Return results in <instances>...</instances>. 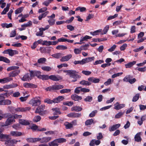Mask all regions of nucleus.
Segmentation results:
<instances>
[{
    "instance_id": "f257e3e1",
    "label": "nucleus",
    "mask_w": 146,
    "mask_h": 146,
    "mask_svg": "<svg viewBox=\"0 0 146 146\" xmlns=\"http://www.w3.org/2000/svg\"><path fill=\"white\" fill-rule=\"evenodd\" d=\"M66 140L63 138H60L54 140L48 143L49 146H58V143H62L66 142Z\"/></svg>"
},
{
    "instance_id": "f03ea898",
    "label": "nucleus",
    "mask_w": 146,
    "mask_h": 146,
    "mask_svg": "<svg viewBox=\"0 0 146 146\" xmlns=\"http://www.w3.org/2000/svg\"><path fill=\"white\" fill-rule=\"evenodd\" d=\"M78 72L75 70H71L69 74L68 75L70 77L74 79V80L72 81V82H75L77 80V79L80 78L81 77L80 76L78 75L77 74Z\"/></svg>"
},
{
    "instance_id": "7ed1b4c3",
    "label": "nucleus",
    "mask_w": 146,
    "mask_h": 146,
    "mask_svg": "<svg viewBox=\"0 0 146 146\" xmlns=\"http://www.w3.org/2000/svg\"><path fill=\"white\" fill-rule=\"evenodd\" d=\"M29 104L33 106H36L40 104V101L37 97H35L29 101Z\"/></svg>"
},
{
    "instance_id": "20e7f679",
    "label": "nucleus",
    "mask_w": 146,
    "mask_h": 146,
    "mask_svg": "<svg viewBox=\"0 0 146 146\" xmlns=\"http://www.w3.org/2000/svg\"><path fill=\"white\" fill-rule=\"evenodd\" d=\"M63 87V86L62 85H55L51 86L47 88L46 90L47 91L48 90L50 91L51 90H59L62 88Z\"/></svg>"
},
{
    "instance_id": "39448f33",
    "label": "nucleus",
    "mask_w": 146,
    "mask_h": 146,
    "mask_svg": "<svg viewBox=\"0 0 146 146\" xmlns=\"http://www.w3.org/2000/svg\"><path fill=\"white\" fill-rule=\"evenodd\" d=\"M9 96V94L7 93H5L3 94H0V105H5L4 100H1L4 99Z\"/></svg>"
},
{
    "instance_id": "423d86ee",
    "label": "nucleus",
    "mask_w": 146,
    "mask_h": 146,
    "mask_svg": "<svg viewBox=\"0 0 146 146\" xmlns=\"http://www.w3.org/2000/svg\"><path fill=\"white\" fill-rule=\"evenodd\" d=\"M9 138L8 139H6L5 144L7 145H9L11 144H16L18 142H20V140H17L15 139H9Z\"/></svg>"
},
{
    "instance_id": "0eeeda50",
    "label": "nucleus",
    "mask_w": 146,
    "mask_h": 146,
    "mask_svg": "<svg viewBox=\"0 0 146 146\" xmlns=\"http://www.w3.org/2000/svg\"><path fill=\"white\" fill-rule=\"evenodd\" d=\"M133 77L131 75L126 76L123 79V80L125 82H135L136 81L135 78H133Z\"/></svg>"
},
{
    "instance_id": "6e6552de",
    "label": "nucleus",
    "mask_w": 146,
    "mask_h": 146,
    "mask_svg": "<svg viewBox=\"0 0 146 146\" xmlns=\"http://www.w3.org/2000/svg\"><path fill=\"white\" fill-rule=\"evenodd\" d=\"M49 79L55 81H58L62 79V77L59 75H52L49 76Z\"/></svg>"
},
{
    "instance_id": "1a4fd4ad",
    "label": "nucleus",
    "mask_w": 146,
    "mask_h": 146,
    "mask_svg": "<svg viewBox=\"0 0 146 146\" xmlns=\"http://www.w3.org/2000/svg\"><path fill=\"white\" fill-rule=\"evenodd\" d=\"M20 72V70H15L11 72L9 74V77L7 78H12V80L11 81L13 80V78L11 77H15L17 76Z\"/></svg>"
},
{
    "instance_id": "9d476101",
    "label": "nucleus",
    "mask_w": 146,
    "mask_h": 146,
    "mask_svg": "<svg viewBox=\"0 0 146 146\" xmlns=\"http://www.w3.org/2000/svg\"><path fill=\"white\" fill-rule=\"evenodd\" d=\"M15 120L13 116L9 117L5 121V126H7L12 124L13 122H14Z\"/></svg>"
},
{
    "instance_id": "9b49d317",
    "label": "nucleus",
    "mask_w": 146,
    "mask_h": 146,
    "mask_svg": "<svg viewBox=\"0 0 146 146\" xmlns=\"http://www.w3.org/2000/svg\"><path fill=\"white\" fill-rule=\"evenodd\" d=\"M39 139L40 143H42L48 142L52 139V138L50 137H45L41 138H39Z\"/></svg>"
},
{
    "instance_id": "f8f14e48",
    "label": "nucleus",
    "mask_w": 146,
    "mask_h": 146,
    "mask_svg": "<svg viewBox=\"0 0 146 146\" xmlns=\"http://www.w3.org/2000/svg\"><path fill=\"white\" fill-rule=\"evenodd\" d=\"M32 79L30 77V74L28 73H26L21 78V79L23 81H29Z\"/></svg>"
},
{
    "instance_id": "ddd939ff",
    "label": "nucleus",
    "mask_w": 146,
    "mask_h": 146,
    "mask_svg": "<svg viewBox=\"0 0 146 146\" xmlns=\"http://www.w3.org/2000/svg\"><path fill=\"white\" fill-rule=\"evenodd\" d=\"M45 108V106L44 105H42L38 107L36 110L35 113H38L40 114H41V113L44 111Z\"/></svg>"
},
{
    "instance_id": "4468645a",
    "label": "nucleus",
    "mask_w": 146,
    "mask_h": 146,
    "mask_svg": "<svg viewBox=\"0 0 146 146\" xmlns=\"http://www.w3.org/2000/svg\"><path fill=\"white\" fill-rule=\"evenodd\" d=\"M30 109L29 107H18L15 109V111L17 112H25L29 110Z\"/></svg>"
},
{
    "instance_id": "2eb2a0df",
    "label": "nucleus",
    "mask_w": 146,
    "mask_h": 146,
    "mask_svg": "<svg viewBox=\"0 0 146 146\" xmlns=\"http://www.w3.org/2000/svg\"><path fill=\"white\" fill-rule=\"evenodd\" d=\"M2 131L0 129V139L2 141H5L6 139H8L9 136V135L4 134L1 133Z\"/></svg>"
},
{
    "instance_id": "dca6fc26",
    "label": "nucleus",
    "mask_w": 146,
    "mask_h": 146,
    "mask_svg": "<svg viewBox=\"0 0 146 146\" xmlns=\"http://www.w3.org/2000/svg\"><path fill=\"white\" fill-rule=\"evenodd\" d=\"M81 113H71L68 114L67 116L70 117L78 118L81 117Z\"/></svg>"
},
{
    "instance_id": "f3484780",
    "label": "nucleus",
    "mask_w": 146,
    "mask_h": 146,
    "mask_svg": "<svg viewBox=\"0 0 146 146\" xmlns=\"http://www.w3.org/2000/svg\"><path fill=\"white\" fill-rule=\"evenodd\" d=\"M18 84L13 83L10 84L6 85L3 86V88L4 89H9L11 88H13L17 87L18 86Z\"/></svg>"
},
{
    "instance_id": "a211bd4d",
    "label": "nucleus",
    "mask_w": 146,
    "mask_h": 146,
    "mask_svg": "<svg viewBox=\"0 0 146 146\" xmlns=\"http://www.w3.org/2000/svg\"><path fill=\"white\" fill-rule=\"evenodd\" d=\"M3 54H9V55L11 56L15 54L14 51L12 49H8L4 50L3 52Z\"/></svg>"
},
{
    "instance_id": "6ab92c4d",
    "label": "nucleus",
    "mask_w": 146,
    "mask_h": 146,
    "mask_svg": "<svg viewBox=\"0 0 146 146\" xmlns=\"http://www.w3.org/2000/svg\"><path fill=\"white\" fill-rule=\"evenodd\" d=\"M25 88H36L37 87V85L32 83H24L23 84Z\"/></svg>"
},
{
    "instance_id": "aec40b11",
    "label": "nucleus",
    "mask_w": 146,
    "mask_h": 146,
    "mask_svg": "<svg viewBox=\"0 0 146 146\" xmlns=\"http://www.w3.org/2000/svg\"><path fill=\"white\" fill-rule=\"evenodd\" d=\"M114 108L115 110H118L124 107L125 105L123 104H119L118 102H117L114 104Z\"/></svg>"
},
{
    "instance_id": "412c9836",
    "label": "nucleus",
    "mask_w": 146,
    "mask_h": 146,
    "mask_svg": "<svg viewBox=\"0 0 146 146\" xmlns=\"http://www.w3.org/2000/svg\"><path fill=\"white\" fill-rule=\"evenodd\" d=\"M10 134L11 135L14 137H19L22 135L21 132L18 131H12Z\"/></svg>"
},
{
    "instance_id": "4be33fe9",
    "label": "nucleus",
    "mask_w": 146,
    "mask_h": 146,
    "mask_svg": "<svg viewBox=\"0 0 146 146\" xmlns=\"http://www.w3.org/2000/svg\"><path fill=\"white\" fill-rule=\"evenodd\" d=\"M100 143V141L99 140L92 139L89 145L90 146H94L95 145H98Z\"/></svg>"
},
{
    "instance_id": "5701e85b",
    "label": "nucleus",
    "mask_w": 146,
    "mask_h": 146,
    "mask_svg": "<svg viewBox=\"0 0 146 146\" xmlns=\"http://www.w3.org/2000/svg\"><path fill=\"white\" fill-rule=\"evenodd\" d=\"M19 123L23 125H27L30 124L29 122L26 120L22 119H19Z\"/></svg>"
},
{
    "instance_id": "b1692460",
    "label": "nucleus",
    "mask_w": 146,
    "mask_h": 146,
    "mask_svg": "<svg viewBox=\"0 0 146 146\" xmlns=\"http://www.w3.org/2000/svg\"><path fill=\"white\" fill-rule=\"evenodd\" d=\"M72 57V55L69 54L66 56L62 57L60 59V61L61 62L68 61Z\"/></svg>"
},
{
    "instance_id": "393cba45",
    "label": "nucleus",
    "mask_w": 146,
    "mask_h": 146,
    "mask_svg": "<svg viewBox=\"0 0 146 146\" xmlns=\"http://www.w3.org/2000/svg\"><path fill=\"white\" fill-rule=\"evenodd\" d=\"M64 99V97L62 96H59L57 98H54V103H58L60 102L63 100Z\"/></svg>"
},
{
    "instance_id": "a878e982",
    "label": "nucleus",
    "mask_w": 146,
    "mask_h": 146,
    "mask_svg": "<svg viewBox=\"0 0 146 146\" xmlns=\"http://www.w3.org/2000/svg\"><path fill=\"white\" fill-rule=\"evenodd\" d=\"M39 138H27L26 140L27 142L30 143H35L39 141Z\"/></svg>"
},
{
    "instance_id": "bb28decb",
    "label": "nucleus",
    "mask_w": 146,
    "mask_h": 146,
    "mask_svg": "<svg viewBox=\"0 0 146 146\" xmlns=\"http://www.w3.org/2000/svg\"><path fill=\"white\" fill-rule=\"evenodd\" d=\"M141 133L139 132L137 133L135 136L134 139L135 141L139 142L141 140V138L140 137Z\"/></svg>"
},
{
    "instance_id": "cd10ccee",
    "label": "nucleus",
    "mask_w": 146,
    "mask_h": 146,
    "mask_svg": "<svg viewBox=\"0 0 146 146\" xmlns=\"http://www.w3.org/2000/svg\"><path fill=\"white\" fill-rule=\"evenodd\" d=\"M120 126V125L119 124L113 125L111 127L109 128V130L110 131H114L118 129Z\"/></svg>"
},
{
    "instance_id": "c85d7f7f",
    "label": "nucleus",
    "mask_w": 146,
    "mask_h": 146,
    "mask_svg": "<svg viewBox=\"0 0 146 146\" xmlns=\"http://www.w3.org/2000/svg\"><path fill=\"white\" fill-rule=\"evenodd\" d=\"M72 99L74 101H79L81 100L82 98L81 96H79L76 94H73L71 96Z\"/></svg>"
},
{
    "instance_id": "c756f323",
    "label": "nucleus",
    "mask_w": 146,
    "mask_h": 146,
    "mask_svg": "<svg viewBox=\"0 0 146 146\" xmlns=\"http://www.w3.org/2000/svg\"><path fill=\"white\" fill-rule=\"evenodd\" d=\"M0 61H3L7 63H9L10 60L7 58L0 56Z\"/></svg>"
},
{
    "instance_id": "7c9ffc66",
    "label": "nucleus",
    "mask_w": 146,
    "mask_h": 146,
    "mask_svg": "<svg viewBox=\"0 0 146 146\" xmlns=\"http://www.w3.org/2000/svg\"><path fill=\"white\" fill-rule=\"evenodd\" d=\"M89 82H99L100 81L99 79L96 78L94 77H90L88 79Z\"/></svg>"
},
{
    "instance_id": "2f4dec72",
    "label": "nucleus",
    "mask_w": 146,
    "mask_h": 146,
    "mask_svg": "<svg viewBox=\"0 0 146 146\" xmlns=\"http://www.w3.org/2000/svg\"><path fill=\"white\" fill-rule=\"evenodd\" d=\"M82 109V108L78 106L72 107L71 109L72 111H75L77 112L80 111Z\"/></svg>"
},
{
    "instance_id": "473e14b6",
    "label": "nucleus",
    "mask_w": 146,
    "mask_h": 146,
    "mask_svg": "<svg viewBox=\"0 0 146 146\" xmlns=\"http://www.w3.org/2000/svg\"><path fill=\"white\" fill-rule=\"evenodd\" d=\"M39 77V78L43 80H47L49 79V76L48 75H41Z\"/></svg>"
},
{
    "instance_id": "72a5a7b5",
    "label": "nucleus",
    "mask_w": 146,
    "mask_h": 146,
    "mask_svg": "<svg viewBox=\"0 0 146 146\" xmlns=\"http://www.w3.org/2000/svg\"><path fill=\"white\" fill-rule=\"evenodd\" d=\"M109 25H106V27L104 28L103 31H101V35L106 34L109 30Z\"/></svg>"
},
{
    "instance_id": "f704fd0d",
    "label": "nucleus",
    "mask_w": 146,
    "mask_h": 146,
    "mask_svg": "<svg viewBox=\"0 0 146 146\" xmlns=\"http://www.w3.org/2000/svg\"><path fill=\"white\" fill-rule=\"evenodd\" d=\"M64 125L66 129H70L72 127V125L71 123L67 121L65 122L64 123Z\"/></svg>"
},
{
    "instance_id": "c9c22d12",
    "label": "nucleus",
    "mask_w": 146,
    "mask_h": 146,
    "mask_svg": "<svg viewBox=\"0 0 146 146\" xmlns=\"http://www.w3.org/2000/svg\"><path fill=\"white\" fill-rule=\"evenodd\" d=\"M1 26L3 28L6 27L7 28L11 27H13V25L11 23H10L9 24H8L7 23H2L1 24Z\"/></svg>"
},
{
    "instance_id": "e433bc0d",
    "label": "nucleus",
    "mask_w": 146,
    "mask_h": 146,
    "mask_svg": "<svg viewBox=\"0 0 146 146\" xmlns=\"http://www.w3.org/2000/svg\"><path fill=\"white\" fill-rule=\"evenodd\" d=\"M46 61V59L45 58H41L38 59L37 62L39 64H45Z\"/></svg>"
},
{
    "instance_id": "4c0bfd02",
    "label": "nucleus",
    "mask_w": 146,
    "mask_h": 146,
    "mask_svg": "<svg viewBox=\"0 0 146 146\" xmlns=\"http://www.w3.org/2000/svg\"><path fill=\"white\" fill-rule=\"evenodd\" d=\"M136 63L135 61H133L132 62H130L125 65L126 68H130L133 65L135 64Z\"/></svg>"
},
{
    "instance_id": "58836bf2",
    "label": "nucleus",
    "mask_w": 146,
    "mask_h": 146,
    "mask_svg": "<svg viewBox=\"0 0 146 146\" xmlns=\"http://www.w3.org/2000/svg\"><path fill=\"white\" fill-rule=\"evenodd\" d=\"M54 115H58L60 114L61 112L59 109L58 108H55L52 109Z\"/></svg>"
},
{
    "instance_id": "ea45409f",
    "label": "nucleus",
    "mask_w": 146,
    "mask_h": 146,
    "mask_svg": "<svg viewBox=\"0 0 146 146\" xmlns=\"http://www.w3.org/2000/svg\"><path fill=\"white\" fill-rule=\"evenodd\" d=\"M48 13V11H47L40 15L38 17L39 20H41L42 18L45 17Z\"/></svg>"
},
{
    "instance_id": "a19ab883",
    "label": "nucleus",
    "mask_w": 146,
    "mask_h": 146,
    "mask_svg": "<svg viewBox=\"0 0 146 146\" xmlns=\"http://www.w3.org/2000/svg\"><path fill=\"white\" fill-rule=\"evenodd\" d=\"M12 78H4L3 79H0V82H8L11 81Z\"/></svg>"
},
{
    "instance_id": "79ce46f5",
    "label": "nucleus",
    "mask_w": 146,
    "mask_h": 146,
    "mask_svg": "<svg viewBox=\"0 0 146 146\" xmlns=\"http://www.w3.org/2000/svg\"><path fill=\"white\" fill-rule=\"evenodd\" d=\"M100 29L94 31V32H91L90 33L93 36H96L100 34Z\"/></svg>"
},
{
    "instance_id": "37998d69",
    "label": "nucleus",
    "mask_w": 146,
    "mask_h": 146,
    "mask_svg": "<svg viewBox=\"0 0 146 146\" xmlns=\"http://www.w3.org/2000/svg\"><path fill=\"white\" fill-rule=\"evenodd\" d=\"M93 122L94 120L91 119L87 120L85 122V124L86 125H91Z\"/></svg>"
},
{
    "instance_id": "c03bdc74",
    "label": "nucleus",
    "mask_w": 146,
    "mask_h": 146,
    "mask_svg": "<svg viewBox=\"0 0 146 146\" xmlns=\"http://www.w3.org/2000/svg\"><path fill=\"white\" fill-rule=\"evenodd\" d=\"M92 37L88 35H86L83 37H81V38L80 42H82L83 41L86 40L87 39H91Z\"/></svg>"
},
{
    "instance_id": "a18cd8bd",
    "label": "nucleus",
    "mask_w": 146,
    "mask_h": 146,
    "mask_svg": "<svg viewBox=\"0 0 146 146\" xmlns=\"http://www.w3.org/2000/svg\"><path fill=\"white\" fill-rule=\"evenodd\" d=\"M24 7H21L18 8L15 11V13L16 14L21 13L23 10Z\"/></svg>"
},
{
    "instance_id": "49530a36",
    "label": "nucleus",
    "mask_w": 146,
    "mask_h": 146,
    "mask_svg": "<svg viewBox=\"0 0 146 146\" xmlns=\"http://www.w3.org/2000/svg\"><path fill=\"white\" fill-rule=\"evenodd\" d=\"M19 68V67L17 66H11L8 67L7 69V70L8 71L14 70L18 69Z\"/></svg>"
},
{
    "instance_id": "de8ad7c7",
    "label": "nucleus",
    "mask_w": 146,
    "mask_h": 146,
    "mask_svg": "<svg viewBox=\"0 0 146 146\" xmlns=\"http://www.w3.org/2000/svg\"><path fill=\"white\" fill-rule=\"evenodd\" d=\"M79 10H80L81 12H83L86 11V9L85 7H78L75 9L76 11H78Z\"/></svg>"
},
{
    "instance_id": "09e8293b",
    "label": "nucleus",
    "mask_w": 146,
    "mask_h": 146,
    "mask_svg": "<svg viewBox=\"0 0 146 146\" xmlns=\"http://www.w3.org/2000/svg\"><path fill=\"white\" fill-rule=\"evenodd\" d=\"M67 48L66 46L62 45H59L56 47V49L58 50H66Z\"/></svg>"
},
{
    "instance_id": "8fccbe9b",
    "label": "nucleus",
    "mask_w": 146,
    "mask_h": 146,
    "mask_svg": "<svg viewBox=\"0 0 146 146\" xmlns=\"http://www.w3.org/2000/svg\"><path fill=\"white\" fill-rule=\"evenodd\" d=\"M140 94H136L135 96H134L132 100L133 102H135L137 101L139 98Z\"/></svg>"
},
{
    "instance_id": "3c124183",
    "label": "nucleus",
    "mask_w": 146,
    "mask_h": 146,
    "mask_svg": "<svg viewBox=\"0 0 146 146\" xmlns=\"http://www.w3.org/2000/svg\"><path fill=\"white\" fill-rule=\"evenodd\" d=\"M41 69L42 70L44 71L47 72L51 70L52 69L51 68L48 66H45L42 67H41Z\"/></svg>"
},
{
    "instance_id": "603ef678",
    "label": "nucleus",
    "mask_w": 146,
    "mask_h": 146,
    "mask_svg": "<svg viewBox=\"0 0 146 146\" xmlns=\"http://www.w3.org/2000/svg\"><path fill=\"white\" fill-rule=\"evenodd\" d=\"M42 45H43L50 46L52 45V42L50 41L44 40L43 41Z\"/></svg>"
},
{
    "instance_id": "864d4df0",
    "label": "nucleus",
    "mask_w": 146,
    "mask_h": 146,
    "mask_svg": "<svg viewBox=\"0 0 146 146\" xmlns=\"http://www.w3.org/2000/svg\"><path fill=\"white\" fill-rule=\"evenodd\" d=\"M9 114L7 113L0 115V120H1L3 119L7 118L9 116Z\"/></svg>"
},
{
    "instance_id": "5fc2aeb1",
    "label": "nucleus",
    "mask_w": 146,
    "mask_h": 146,
    "mask_svg": "<svg viewBox=\"0 0 146 146\" xmlns=\"http://www.w3.org/2000/svg\"><path fill=\"white\" fill-rule=\"evenodd\" d=\"M61 53H57L53 54L52 56L54 58H58L61 57Z\"/></svg>"
},
{
    "instance_id": "6e6d98bb",
    "label": "nucleus",
    "mask_w": 146,
    "mask_h": 146,
    "mask_svg": "<svg viewBox=\"0 0 146 146\" xmlns=\"http://www.w3.org/2000/svg\"><path fill=\"white\" fill-rule=\"evenodd\" d=\"M44 102L48 104H51L53 103H54V100H51L48 98H46L44 100Z\"/></svg>"
},
{
    "instance_id": "4d7b16f0",
    "label": "nucleus",
    "mask_w": 146,
    "mask_h": 146,
    "mask_svg": "<svg viewBox=\"0 0 146 146\" xmlns=\"http://www.w3.org/2000/svg\"><path fill=\"white\" fill-rule=\"evenodd\" d=\"M124 113V112H120L116 114L115 116V118H119L121 117Z\"/></svg>"
},
{
    "instance_id": "13d9d810",
    "label": "nucleus",
    "mask_w": 146,
    "mask_h": 146,
    "mask_svg": "<svg viewBox=\"0 0 146 146\" xmlns=\"http://www.w3.org/2000/svg\"><path fill=\"white\" fill-rule=\"evenodd\" d=\"M16 34V30L13 31H11L10 34V37L11 38L14 37L15 36Z\"/></svg>"
},
{
    "instance_id": "bf43d9fd",
    "label": "nucleus",
    "mask_w": 146,
    "mask_h": 146,
    "mask_svg": "<svg viewBox=\"0 0 146 146\" xmlns=\"http://www.w3.org/2000/svg\"><path fill=\"white\" fill-rule=\"evenodd\" d=\"M55 131H46L45 133L47 135H52L55 133Z\"/></svg>"
},
{
    "instance_id": "052dcab7",
    "label": "nucleus",
    "mask_w": 146,
    "mask_h": 146,
    "mask_svg": "<svg viewBox=\"0 0 146 146\" xmlns=\"http://www.w3.org/2000/svg\"><path fill=\"white\" fill-rule=\"evenodd\" d=\"M82 73L84 74L86 76L89 75L91 74V71L87 70H83L82 72Z\"/></svg>"
},
{
    "instance_id": "680f3d73",
    "label": "nucleus",
    "mask_w": 146,
    "mask_h": 146,
    "mask_svg": "<svg viewBox=\"0 0 146 146\" xmlns=\"http://www.w3.org/2000/svg\"><path fill=\"white\" fill-rule=\"evenodd\" d=\"M53 0H48L44 1L42 4L46 6H48V5Z\"/></svg>"
},
{
    "instance_id": "e2e57ef3",
    "label": "nucleus",
    "mask_w": 146,
    "mask_h": 146,
    "mask_svg": "<svg viewBox=\"0 0 146 146\" xmlns=\"http://www.w3.org/2000/svg\"><path fill=\"white\" fill-rule=\"evenodd\" d=\"M73 103L72 102H64L63 104L64 105L68 106H71L73 104Z\"/></svg>"
},
{
    "instance_id": "0e129e2a",
    "label": "nucleus",
    "mask_w": 146,
    "mask_h": 146,
    "mask_svg": "<svg viewBox=\"0 0 146 146\" xmlns=\"http://www.w3.org/2000/svg\"><path fill=\"white\" fill-rule=\"evenodd\" d=\"M41 117L39 116H35L33 119V121L34 122H37L40 120Z\"/></svg>"
},
{
    "instance_id": "69168bd1",
    "label": "nucleus",
    "mask_w": 146,
    "mask_h": 146,
    "mask_svg": "<svg viewBox=\"0 0 146 146\" xmlns=\"http://www.w3.org/2000/svg\"><path fill=\"white\" fill-rule=\"evenodd\" d=\"M71 91L70 89H64L60 90V93L61 94H63L65 93L70 92Z\"/></svg>"
},
{
    "instance_id": "338daca9",
    "label": "nucleus",
    "mask_w": 146,
    "mask_h": 146,
    "mask_svg": "<svg viewBox=\"0 0 146 146\" xmlns=\"http://www.w3.org/2000/svg\"><path fill=\"white\" fill-rule=\"evenodd\" d=\"M47 10V7H43L39 9L38 11V13H42L46 11Z\"/></svg>"
},
{
    "instance_id": "774afa93",
    "label": "nucleus",
    "mask_w": 146,
    "mask_h": 146,
    "mask_svg": "<svg viewBox=\"0 0 146 146\" xmlns=\"http://www.w3.org/2000/svg\"><path fill=\"white\" fill-rule=\"evenodd\" d=\"M81 50L80 48H75L74 50V52L75 54H80L81 53Z\"/></svg>"
}]
</instances>
